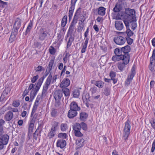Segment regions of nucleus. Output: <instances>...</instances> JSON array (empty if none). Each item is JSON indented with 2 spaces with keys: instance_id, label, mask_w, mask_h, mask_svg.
Here are the masks:
<instances>
[{
  "instance_id": "obj_1",
  "label": "nucleus",
  "mask_w": 155,
  "mask_h": 155,
  "mask_svg": "<svg viewBox=\"0 0 155 155\" xmlns=\"http://www.w3.org/2000/svg\"><path fill=\"white\" fill-rule=\"evenodd\" d=\"M54 57H53L51 58L43 78H45L48 75V78H52V73L51 71L55 67V65L54 64Z\"/></svg>"
},
{
  "instance_id": "obj_2",
  "label": "nucleus",
  "mask_w": 155,
  "mask_h": 155,
  "mask_svg": "<svg viewBox=\"0 0 155 155\" xmlns=\"http://www.w3.org/2000/svg\"><path fill=\"white\" fill-rule=\"evenodd\" d=\"M130 124L131 122L129 119H128L125 123L123 135V137L125 140L128 139L130 133Z\"/></svg>"
},
{
  "instance_id": "obj_3",
  "label": "nucleus",
  "mask_w": 155,
  "mask_h": 155,
  "mask_svg": "<svg viewBox=\"0 0 155 155\" xmlns=\"http://www.w3.org/2000/svg\"><path fill=\"white\" fill-rule=\"evenodd\" d=\"M126 18L124 21L136 20L135 11L134 9L127 8L126 10Z\"/></svg>"
},
{
  "instance_id": "obj_4",
  "label": "nucleus",
  "mask_w": 155,
  "mask_h": 155,
  "mask_svg": "<svg viewBox=\"0 0 155 155\" xmlns=\"http://www.w3.org/2000/svg\"><path fill=\"white\" fill-rule=\"evenodd\" d=\"M9 139V136L7 134L0 135V150H2L6 145Z\"/></svg>"
},
{
  "instance_id": "obj_5",
  "label": "nucleus",
  "mask_w": 155,
  "mask_h": 155,
  "mask_svg": "<svg viewBox=\"0 0 155 155\" xmlns=\"http://www.w3.org/2000/svg\"><path fill=\"white\" fill-rule=\"evenodd\" d=\"M123 62H119L118 65V68L121 71H122L125 67V65L128 64L130 61L129 56L125 57V59L123 60Z\"/></svg>"
},
{
  "instance_id": "obj_6",
  "label": "nucleus",
  "mask_w": 155,
  "mask_h": 155,
  "mask_svg": "<svg viewBox=\"0 0 155 155\" xmlns=\"http://www.w3.org/2000/svg\"><path fill=\"white\" fill-rule=\"evenodd\" d=\"M114 41L117 45H122L124 44L126 41L125 37L121 36H118L114 37Z\"/></svg>"
},
{
  "instance_id": "obj_7",
  "label": "nucleus",
  "mask_w": 155,
  "mask_h": 155,
  "mask_svg": "<svg viewBox=\"0 0 155 155\" xmlns=\"http://www.w3.org/2000/svg\"><path fill=\"white\" fill-rule=\"evenodd\" d=\"M135 20H128V21H124V22L127 28L130 26L131 29L134 31L137 27V24Z\"/></svg>"
},
{
  "instance_id": "obj_8",
  "label": "nucleus",
  "mask_w": 155,
  "mask_h": 155,
  "mask_svg": "<svg viewBox=\"0 0 155 155\" xmlns=\"http://www.w3.org/2000/svg\"><path fill=\"white\" fill-rule=\"evenodd\" d=\"M11 90V88L10 87H5L4 90L3 91V92L0 97V101H3L5 98V100L7 99L8 96V94L10 93Z\"/></svg>"
},
{
  "instance_id": "obj_9",
  "label": "nucleus",
  "mask_w": 155,
  "mask_h": 155,
  "mask_svg": "<svg viewBox=\"0 0 155 155\" xmlns=\"http://www.w3.org/2000/svg\"><path fill=\"white\" fill-rule=\"evenodd\" d=\"M62 96V91L61 90H57L54 92V97L56 102L58 104L60 103Z\"/></svg>"
},
{
  "instance_id": "obj_10",
  "label": "nucleus",
  "mask_w": 155,
  "mask_h": 155,
  "mask_svg": "<svg viewBox=\"0 0 155 155\" xmlns=\"http://www.w3.org/2000/svg\"><path fill=\"white\" fill-rule=\"evenodd\" d=\"M44 78H40L38 82L35 84L36 86L31 91H33L34 93L37 94V92L39 90L41 85L43 82Z\"/></svg>"
},
{
  "instance_id": "obj_11",
  "label": "nucleus",
  "mask_w": 155,
  "mask_h": 155,
  "mask_svg": "<svg viewBox=\"0 0 155 155\" xmlns=\"http://www.w3.org/2000/svg\"><path fill=\"white\" fill-rule=\"evenodd\" d=\"M47 34L48 32L45 28H41L40 30L39 33V39L41 41L44 40L47 36Z\"/></svg>"
},
{
  "instance_id": "obj_12",
  "label": "nucleus",
  "mask_w": 155,
  "mask_h": 155,
  "mask_svg": "<svg viewBox=\"0 0 155 155\" xmlns=\"http://www.w3.org/2000/svg\"><path fill=\"white\" fill-rule=\"evenodd\" d=\"M124 21L122 20H117L115 21V26L117 30L121 31L123 28L124 26L123 22Z\"/></svg>"
},
{
  "instance_id": "obj_13",
  "label": "nucleus",
  "mask_w": 155,
  "mask_h": 155,
  "mask_svg": "<svg viewBox=\"0 0 155 155\" xmlns=\"http://www.w3.org/2000/svg\"><path fill=\"white\" fill-rule=\"evenodd\" d=\"M70 109L79 111L81 110V107L78 106V104L75 101L71 102L70 105Z\"/></svg>"
},
{
  "instance_id": "obj_14",
  "label": "nucleus",
  "mask_w": 155,
  "mask_h": 155,
  "mask_svg": "<svg viewBox=\"0 0 155 155\" xmlns=\"http://www.w3.org/2000/svg\"><path fill=\"white\" fill-rule=\"evenodd\" d=\"M129 56L128 54H126L125 55H116L113 56L112 58V60L114 61H118L120 60H123L125 59V57Z\"/></svg>"
},
{
  "instance_id": "obj_15",
  "label": "nucleus",
  "mask_w": 155,
  "mask_h": 155,
  "mask_svg": "<svg viewBox=\"0 0 155 155\" xmlns=\"http://www.w3.org/2000/svg\"><path fill=\"white\" fill-rule=\"evenodd\" d=\"M81 12L80 8H79L77 10L74 15L72 23L76 24L78 19L79 16Z\"/></svg>"
},
{
  "instance_id": "obj_16",
  "label": "nucleus",
  "mask_w": 155,
  "mask_h": 155,
  "mask_svg": "<svg viewBox=\"0 0 155 155\" xmlns=\"http://www.w3.org/2000/svg\"><path fill=\"white\" fill-rule=\"evenodd\" d=\"M66 145V141L63 139L58 140L57 142V147L61 148H63Z\"/></svg>"
},
{
  "instance_id": "obj_17",
  "label": "nucleus",
  "mask_w": 155,
  "mask_h": 155,
  "mask_svg": "<svg viewBox=\"0 0 155 155\" xmlns=\"http://www.w3.org/2000/svg\"><path fill=\"white\" fill-rule=\"evenodd\" d=\"M91 83L96 86L99 88H102L104 86V82L101 81H96L95 80H92Z\"/></svg>"
},
{
  "instance_id": "obj_18",
  "label": "nucleus",
  "mask_w": 155,
  "mask_h": 155,
  "mask_svg": "<svg viewBox=\"0 0 155 155\" xmlns=\"http://www.w3.org/2000/svg\"><path fill=\"white\" fill-rule=\"evenodd\" d=\"M77 147L79 148L82 147L84 144V140L83 138H78L76 141Z\"/></svg>"
},
{
  "instance_id": "obj_19",
  "label": "nucleus",
  "mask_w": 155,
  "mask_h": 155,
  "mask_svg": "<svg viewBox=\"0 0 155 155\" xmlns=\"http://www.w3.org/2000/svg\"><path fill=\"white\" fill-rule=\"evenodd\" d=\"M77 111L70 109L68 114V117L70 118H73L77 115Z\"/></svg>"
},
{
  "instance_id": "obj_20",
  "label": "nucleus",
  "mask_w": 155,
  "mask_h": 155,
  "mask_svg": "<svg viewBox=\"0 0 155 155\" xmlns=\"http://www.w3.org/2000/svg\"><path fill=\"white\" fill-rule=\"evenodd\" d=\"M70 84V80L68 78L64 79L61 83L60 87H66L68 86Z\"/></svg>"
},
{
  "instance_id": "obj_21",
  "label": "nucleus",
  "mask_w": 155,
  "mask_h": 155,
  "mask_svg": "<svg viewBox=\"0 0 155 155\" xmlns=\"http://www.w3.org/2000/svg\"><path fill=\"white\" fill-rule=\"evenodd\" d=\"M13 115L12 111H8L5 115L4 118L6 121H9L11 120L13 117Z\"/></svg>"
},
{
  "instance_id": "obj_22",
  "label": "nucleus",
  "mask_w": 155,
  "mask_h": 155,
  "mask_svg": "<svg viewBox=\"0 0 155 155\" xmlns=\"http://www.w3.org/2000/svg\"><path fill=\"white\" fill-rule=\"evenodd\" d=\"M121 49L122 52L123 53L124 55H125L126 54H128L129 57V58H130V55L128 53L130 52V47L129 46L127 45L122 48H121Z\"/></svg>"
},
{
  "instance_id": "obj_23",
  "label": "nucleus",
  "mask_w": 155,
  "mask_h": 155,
  "mask_svg": "<svg viewBox=\"0 0 155 155\" xmlns=\"http://www.w3.org/2000/svg\"><path fill=\"white\" fill-rule=\"evenodd\" d=\"M106 8L103 7H100L98 9L97 13L99 15L103 16L105 13Z\"/></svg>"
},
{
  "instance_id": "obj_24",
  "label": "nucleus",
  "mask_w": 155,
  "mask_h": 155,
  "mask_svg": "<svg viewBox=\"0 0 155 155\" xmlns=\"http://www.w3.org/2000/svg\"><path fill=\"white\" fill-rule=\"evenodd\" d=\"M88 114L86 113L83 112L80 113V119L82 121H85L88 117Z\"/></svg>"
},
{
  "instance_id": "obj_25",
  "label": "nucleus",
  "mask_w": 155,
  "mask_h": 155,
  "mask_svg": "<svg viewBox=\"0 0 155 155\" xmlns=\"http://www.w3.org/2000/svg\"><path fill=\"white\" fill-rule=\"evenodd\" d=\"M21 25V20L19 18H16L15 21V24L14 25V28L17 29H19Z\"/></svg>"
},
{
  "instance_id": "obj_26",
  "label": "nucleus",
  "mask_w": 155,
  "mask_h": 155,
  "mask_svg": "<svg viewBox=\"0 0 155 155\" xmlns=\"http://www.w3.org/2000/svg\"><path fill=\"white\" fill-rule=\"evenodd\" d=\"M74 7H75L71 6H70V7L68 13V17L70 21H71L72 18L73 12L74 9Z\"/></svg>"
},
{
  "instance_id": "obj_27",
  "label": "nucleus",
  "mask_w": 155,
  "mask_h": 155,
  "mask_svg": "<svg viewBox=\"0 0 155 155\" xmlns=\"http://www.w3.org/2000/svg\"><path fill=\"white\" fill-rule=\"evenodd\" d=\"M61 91H62V93H64L65 96L68 98L70 94L69 89L67 88H63Z\"/></svg>"
},
{
  "instance_id": "obj_28",
  "label": "nucleus",
  "mask_w": 155,
  "mask_h": 155,
  "mask_svg": "<svg viewBox=\"0 0 155 155\" xmlns=\"http://www.w3.org/2000/svg\"><path fill=\"white\" fill-rule=\"evenodd\" d=\"M5 121L2 119H0V135H3L4 133L3 125L5 124Z\"/></svg>"
},
{
  "instance_id": "obj_29",
  "label": "nucleus",
  "mask_w": 155,
  "mask_h": 155,
  "mask_svg": "<svg viewBox=\"0 0 155 155\" xmlns=\"http://www.w3.org/2000/svg\"><path fill=\"white\" fill-rule=\"evenodd\" d=\"M76 24L71 22L68 30V32L71 34L74 31L75 27Z\"/></svg>"
},
{
  "instance_id": "obj_30",
  "label": "nucleus",
  "mask_w": 155,
  "mask_h": 155,
  "mask_svg": "<svg viewBox=\"0 0 155 155\" xmlns=\"http://www.w3.org/2000/svg\"><path fill=\"white\" fill-rule=\"evenodd\" d=\"M39 103H37L35 102L33 107L32 110V111L31 113V116L32 117V116L34 114L36 110H37L38 107V106Z\"/></svg>"
},
{
  "instance_id": "obj_31",
  "label": "nucleus",
  "mask_w": 155,
  "mask_h": 155,
  "mask_svg": "<svg viewBox=\"0 0 155 155\" xmlns=\"http://www.w3.org/2000/svg\"><path fill=\"white\" fill-rule=\"evenodd\" d=\"M67 16L64 15L63 18L61 21V26L64 28L66 25L67 22Z\"/></svg>"
},
{
  "instance_id": "obj_32",
  "label": "nucleus",
  "mask_w": 155,
  "mask_h": 155,
  "mask_svg": "<svg viewBox=\"0 0 155 155\" xmlns=\"http://www.w3.org/2000/svg\"><path fill=\"white\" fill-rule=\"evenodd\" d=\"M80 126V124L79 123H76L73 127L74 132H76V131L80 130H81V126Z\"/></svg>"
},
{
  "instance_id": "obj_33",
  "label": "nucleus",
  "mask_w": 155,
  "mask_h": 155,
  "mask_svg": "<svg viewBox=\"0 0 155 155\" xmlns=\"http://www.w3.org/2000/svg\"><path fill=\"white\" fill-rule=\"evenodd\" d=\"M103 93L106 96H108L110 94V90L108 87H105Z\"/></svg>"
},
{
  "instance_id": "obj_34",
  "label": "nucleus",
  "mask_w": 155,
  "mask_h": 155,
  "mask_svg": "<svg viewBox=\"0 0 155 155\" xmlns=\"http://www.w3.org/2000/svg\"><path fill=\"white\" fill-rule=\"evenodd\" d=\"M84 24L82 23H78V27L77 28V31L78 32H81L84 27Z\"/></svg>"
},
{
  "instance_id": "obj_35",
  "label": "nucleus",
  "mask_w": 155,
  "mask_h": 155,
  "mask_svg": "<svg viewBox=\"0 0 155 155\" xmlns=\"http://www.w3.org/2000/svg\"><path fill=\"white\" fill-rule=\"evenodd\" d=\"M33 22L31 21L29 22L26 29L25 32V35L30 32L33 26Z\"/></svg>"
},
{
  "instance_id": "obj_36",
  "label": "nucleus",
  "mask_w": 155,
  "mask_h": 155,
  "mask_svg": "<svg viewBox=\"0 0 155 155\" xmlns=\"http://www.w3.org/2000/svg\"><path fill=\"white\" fill-rule=\"evenodd\" d=\"M74 38L72 36H71L69 38L68 41L67 43V48H68L69 47H70L71 46L72 42L74 41Z\"/></svg>"
},
{
  "instance_id": "obj_37",
  "label": "nucleus",
  "mask_w": 155,
  "mask_h": 155,
  "mask_svg": "<svg viewBox=\"0 0 155 155\" xmlns=\"http://www.w3.org/2000/svg\"><path fill=\"white\" fill-rule=\"evenodd\" d=\"M73 94L74 97L75 98L78 97L80 95L79 90L78 89H74V91Z\"/></svg>"
},
{
  "instance_id": "obj_38",
  "label": "nucleus",
  "mask_w": 155,
  "mask_h": 155,
  "mask_svg": "<svg viewBox=\"0 0 155 155\" xmlns=\"http://www.w3.org/2000/svg\"><path fill=\"white\" fill-rule=\"evenodd\" d=\"M122 51L121 49V48L120 49L119 48H116L115 49L114 51V53L116 55H124V54H122Z\"/></svg>"
},
{
  "instance_id": "obj_39",
  "label": "nucleus",
  "mask_w": 155,
  "mask_h": 155,
  "mask_svg": "<svg viewBox=\"0 0 155 155\" xmlns=\"http://www.w3.org/2000/svg\"><path fill=\"white\" fill-rule=\"evenodd\" d=\"M136 67L135 65H134L131 69V73L130 78H134L136 73Z\"/></svg>"
},
{
  "instance_id": "obj_40",
  "label": "nucleus",
  "mask_w": 155,
  "mask_h": 155,
  "mask_svg": "<svg viewBox=\"0 0 155 155\" xmlns=\"http://www.w3.org/2000/svg\"><path fill=\"white\" fill-rule=\"evenodd\" d=\"M155 50L154 49L152 53V56L150 58V64L153 63L155 61Z\"/></svg>"
},
{
  "instance_id": "obj_41",
  "label": "nucleus",
  "mask_w": 155,
  "mask_h": 155,
  "mask_svg": "<svg viewBox=\"0 0 155 155\" xmlns=\"http://www.w3.org/2000/svg\"><path fill=\"white\" fill-rule=\"evenodd\" d=\"M56 131L52 130L51 129L50 132L48 133V135L49 138H51L54 137L55 135L54 132Z\"/></svg>"
},
{
  "instance_id": "obj_42",
  "label": "nucleus",
  "mask_w": 155,
  "mask_h": 155,
  "mask_svg": "<svg viewBox=\"0 0 155 155\" xmlns=\"http://www.w3.org/2000/svg\"><path fill=\"white\" fill-rule=\"evenodd\" d=\"M121 9L120 5L118 4H116L115 7L113 9V11L115 12H118Z\"/></svg>"
},
{
  "instance_id": "obj_43",
  "label": "nucleus",
  "mask_w": 155,
  "mask_h": 155,
  "mask_svg": "<svg viewBox=\"0 0 155 155\" xmlns=\"http://www.w3.org/2000/svg\"><path fill=\"white\" fill-rule=\"evenodd\" d=\"M89 98L90 97L89 94H86L85 95L86 101V102L85 103V105L87 107H89V102L90 101L89 99Z\"/></svg>"
},
{
  "instance_id": "obj_44",
  "label": "nucleus",
  "mask_w": 155,
  "mask_h": 155,
  "mask_svg": "<svg viewBox=\"0 0 155 155\" xmlns=\"http://www.w3.org/2000/svg\"><path fill=\"white\" fill-rule=\"evenodd\" d=\"M20 101L18 100H17L13 101L12 105L15 107H18L20 105Z\"/></svg>"
},
{
  "instance_id": "obj_45",
  "label": "nucleus",
  "mask_w": 155,
  "mask_h": 155,
  "mask_svg": "<svg viewBox=\"0 0 155 155\" xmlns=\"http://www.w3.org/2000/svg\"><path fill=\"white\" fill-rule=\"evenodd\" d=\"M16 35H14L13 33H11L9 40V42L11 43L13 42L14 40H15L16 37Z\"/></svg>"
},
{
  "instance_id": "obj_46",
  "label": "nucleus",
  "mask_w": 155,
  "mask_h": 155,
  "mask_svg": "<svg viewBox=\"0 0 155 155\" xmlns=\"http://www.w3.org/2000/svg\"><path fill=\"white\" fill-rule=\"evenodd\" d=\"M81 126V128H82L84 130H87V125L84 122H81L80 124Z\"/></svg>"
},
{
  "instance_id": "obj_47",
  "label": "nucleus",
  "mask_w": 155,
  "mask_h": 155,
  "mask_svg": "<svg viewBox=\"0 0 155 155\" xmlns=\"http://www.w3.org/2000/svg\"><path fill=\"white\" fill-rule=\"evenodd\" d=\"M67 134L65 133H60L58 135L59 138L62 139H65L67 137Z\"/></svg>"
},
{
  "instance_id": "obj_48",
  "label": "nucleus",
  "mask_w": 155,
  "mask_h": 155,
  "mask_svg": "<svg viewBox=\"0 0 155 155\" xmlns=\"http://www.w3.org/2000/svg\"><path fill=\"white\" fill-rule=\"evenodd\" d=\"M49 51L50 53L52 55H54L56 52L55 49L52 46L50 47L49 49Z\"/></svg>"
},
{
  "instance_id": "obj_49",
  "label": "nucleus",
  "mask_w": 155,
  "mask_h": 155,
  "mask_svg": "<svg viewBox=\"0 0 155 155\" xmlns=\"http://www.w3.org/2000/svg\"><path fill=\"white\" fill-rule=\"evenodd\" d=\"M75 135L78 137H81L83 136V134L81 132L80 130L76 131L74 132Z\"/></svg>"
},
{
  "instance_id": "obj_50",
  "label": "nucleus",
  "mask_w": 155,
  "mask_h": 155,
  "mask_svg": "<svg viewBox=\"0 0 155 155\" xmlns=\"http://www.w3.org/2000/svg\"><path fill=\"white\" fill-rule=\"evenodd\" d=\"M125 38H126V40H127V42L129 45H131L132 44L133 42V40L132 39H131L129 37H125Z\"/></svg>"
},
{
  "instance_id": "obj_51",
  "label": "nucleus",
  "mask_w": 155,
  "mask_h": 155,
  "mask_svg": "<svg viewBox=\"0 0 155 155\" xmlns=\"http://www.w3.org/2000/svg\"><path fill=\"white\" fill-rule=\"evenodd\" d=\"M126 33L128 36L127 37L131 36L134 34V32L130 29H127L126 31Z\"/></svg>"
},
{
  "instance_id": "obj_52",
  "label": "nucleus",
  "mask_w": 155,
  "mask_h": 155,
  "mask_svg": "<svg viewBox=\"0 0 155 155\" xmlns=\"http://www.w3.org/2000/svg\"><path fill=\"white\" fill-rule=\"evenodd\" d=\"M58 123L56 121H54L52 126L51 128L52 130L56 131V128L58 126Z\"/></svg>"
},
{
  "instance_id": "obj_53",
  "label": "nucleus",
  "mask_w": 155,
  "mask_h": 155,
  "mask_svg": "<svg viewBox=\"0 0 155 155\" xmlns=\"http://www.w3.org/2000/svg\"><path fill=\"white\" fill-rule=\"evenodd\" d=\"M70 56V55L68 53H67L65 55L63 59L64 63H66L67 62L68 60L69 59Z\"/></svg>"
},
{
  "instance_id": "obj_54",
  "label": "nucleus",
  "mask_w": 155,
  "mask_h": 155,
  "mask_svg": "<svg viewBox=\"0 0 155 155\" xmlns=\"http://www.w3.org/2000/svg\"><path fill=\"white\" fill-rule=\"evenodd\" d=\"M133 78H127L125 82V85L127 86L130 84V82L132 81Z\"/></svg>"
},
{
  "instance_id": "obj_55",
  "label": "nucleus",
  "mask_w": 155,
  "mask_h": 155,
  "mask_svg": "<svg viewBox=\"0 0 155 155\" xmlns=\"http://www.w3.org/2000/svg\"><path fill=\"white\" fill-rule=\"evenodd\" d=\"M58 114L57 110L56 109H54L52 110L51 112V115L52 117H56Z\"/></svg>"
},
{
  "instance_id": "obj_56",
  "label": "nucleus",
  "mask_w": 155,
  "mask_h": 155,
  "mask_svg": "<svg viewBox=\"0 0 155 155\" xmlns=\"http://www.w3.org/2000/svg\"><path fill=\"white\" fill-rule=\"evenodd\" d=\"M44 70V68L42 66L40 65L38 66L35 69L36 72H41Z\"/></svg>"
},
{
  "instance_id": "obj_57",
  "label": "nucleus",
  "mask_w": 155,
  "mask_h": 155,
  "mask_svg": "<svg viewBox=\"0 0 155 155\" xmlns=\"http://www.w3.org/2000/svg\"><path fill=\"white\" fill-rule=\"evenodd\" d=\"M67 128V125L66 124H61V129L62 131H65L66 130Z\"/></svg>"
},
{
  "instance_id": "obj_58",
  "label": "nucleus",
  "mask_w": 155,
  "mask_h": 155,
  "mask_svg": "<svg viewBox=\"0 0 155 155\" xmlns=\"http://www.w3.org/2000/svg\"><path fill=\"white\" fill-rule=\"evenodd\" d=\"M150 123L152 127L155 130V119H152L150 121Z\"/></svg>"
},
{
  "instance_id": "obj_59",
  "label": "nucleus",
  "mask_w": 155,
  "mask_h": 155,
  "mask_svg": "<svg viewBox=\"0 0 155 155\" xmlns=\"http://www.w3.org/2000/svg\"><path fill=\"white\" fill-rule=\"evenodd\" d=\"M37 115L35 114L33 116V115L32 117H31V121L33 123H35V121L37 118Z\"/></svg>"
},
{
  "instance_id": "obj_60",
  "label": "nucleus",
  "mask_w": 155,
  "mask_h": 155,
  "mask_svg": "<svg viewBox=\"0 0 155 155\" xmlns=\"http://www.w3.org/2000/svg\"><path fill=\"white\" fill-rule=\"evenodd\" d=\"M34 123H33L31 121L29 127V130L32 131L33 130L34 128Z\"/></svg>"
},
{
  "instance_id": "obj_61",
  "label": "nucleus",
  "mask_w": 155,
  "mask_h": 155,
  "mask_svg": "<svg viewBox=\"0 0 155 155\" xmlns=\"http://www.w3.org/2000/svg\"><path fill=\"white\" fill-rule=\"evenodd\" d=\"M97 88L95 87H92L90 89V91L92 94L96 93L97 91Z\"/></svg>"
},
{
  "instance_id": "obj_62",
  "label": "nucleus",
  "mask_w": 155,
  "mask_h": 155,
  "mask_svg": "<svg viewBox=\"0 0 155 155\" xmlns=\"http://www.w3.org/2000/svg\"><path fill=\"white\" fill-rule=\"evenodd\" d=\"M155 149V140L153 142L152 147L151 149V152L153 153L154 152Z\"/></svg>"
},
{
  "instance_id": "obj_63",
  "label": "nucleus",
  "mask_w": 155,
  "mask_h": 155,
  "mask_svg": "<svg viewBox=\"0 0 155 155\" xmlns=\"http://www.w3.org/2000/svg\"><path fill=\"white\" fill-rule=\"evenodd\" d=\"M51 78H47L45 85L48 87V86L51 83Z\"/></svg>"
},
{
  "instance_id": "obj_64",
  "label": "nucleus",
  "mask_w": 155,
  "mask_h": 155,
  "mask_svg": "<svg viewBox=\"0 0 155 155\" xmlns=\"http://www.w3.org/2000/svg\"><path fill=\"white\" fill-rule=\"evenodd\" d=\"M8 109L14 112H18V110L17 108H11V107H9L8 108Z\"/></svg>"
}]
</instances>
